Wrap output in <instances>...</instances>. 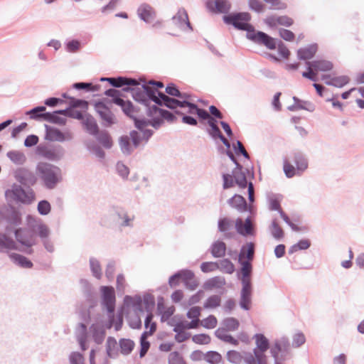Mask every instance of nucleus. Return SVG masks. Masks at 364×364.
I'll list each match as a JSON object with an SVG mask.
<instances>
[{
  "mask_svg": "<svg viewBox=\"0 0 364 364\" xmlns=\"http://www.w3.org/2000/svg\"><path fill=\"white\" fill-rule=\"evenodd\" d=\"M104 95H106L107 97L112 98L111 100H109V102H108V104H121L120 100L123 97L122 91L116 90L114 88H109L105 91Z\"/></svg>",
  "mask_w": 364,
  "mask_h": 364,
  "instance_id": "nucleus-50",
  "label": "nucleus"
},
{
  "mask_svg": "<svg viewBox=\"0 0 364 364\" xmlns=\"http://www.w3.org/2000/svg\"><path fill=\"white\" fill-rule=\"evenodd\" d=\"M85 131L90 135L95 136L100 132L96 119L89 113L85 114V119L82 122Z\"/></svg>",
  "mask_w": 364,
  "mask_h": 364,
  "instance_id": "nucleus-30",
  "label": "nucleus"
},
{
  "mask_svg": "<svg viewBox=\"0 0 364 364\" xmlns=\"http://www.w3.org/2000/svg\"><path fill=\"white\" fill-rule=\"evenodd\" d=\"M235 165V167L232 169V173L240 178V181L237 180L240 183L244 184V182L246 183V179L247 178H250V179L255 178L253 165L251 164L250 166L247 165L246 168H244V166L239 162Z\"/></svg>",
  "mask_w": 364,
  "mask_h": 364,
  "instance_id": "nucleus-21",
  "label": "nucleus"
},
{
  "mask_svg": "<svg viewBox=\"0 0 364 364\" xmlns=\"http://www.w3.org/2000/svg\"><path fill=\"white\" fill-rule=\"evenodd\" d=\"M223 178V189H229L230 188L234 187L237 185L240 188L244 189L245 188L246 183L244 182V184L240 183L237 180L240 181V178H237L233 173H225L222 174Z\"/></svg>",
  "mask_w": 364,
  "mask_h": 364,
  "instance_id": "nucleus-32",
  "label": "nucleus"
},
{
  "mask_svg": "<svg viewBox=\"0 0 364 364\" xmlns=\"http://www.w3.org/2000/svg\"><path fill=\"white\" fill-rule=\"evenodd\" d=\"M112 211L114 213V215L117 218V220H121V222L119 223V226L121 228H133V221L134 220V215H132V217L129 216L127 210L124 208L119 206L112 207Z\"/></svg>",
  "mask_w": 364,
  "mask_h": 364,
  "instance_id": "nucleus-23",
  "label": "nucleus"
},
{
  "mask_svg": "<svg viewBox=\"0 0 364 364\" xmlns=\"http://www.w3.org/2000/svg\"><path fill=\"white\" fill-rule=\"evenodd\" d=\"M250 20L251 15L248 12H231L223 16L225 24L232 26L237 30L246 31V38L256 44L260 34L264 31L256 30L255 26L250 23Z\"/></svg>",
  "mask_w": 364,
  "mask_h": 364,
  "instance_id": "nucleus-1",
  "label": "nucleus"
},
{
  "mask_svg": "<svg viewBox=\"0 0 364 364\" xmlns=\"http://www.w3.org/2000/svg\"><path fill=\"white\" fill-rule=\"evenodd\" d=\"M46 107L43 105L36 106L26 112L29 118L36 121L42 122L45 117Z\"/></svg>",
  "mask_w": 364,
  "mask_h": 364,
  "instance_id": "nucleus-40",
  "label": "nucleus"
},
{
  "mask_svg": "<svg viewBox=\"0 0 364 364\" xmlns=\"http://www.w3.org/2000/svg\"><path fill=\"white\" fill-rule=\"evenodd\" d=\"M270 353L273 358H279L285 361L290 358V343L287 337L275 340L274 345L270 348Z\"/></svg>",
  "mask_w": 364,
  "mask_h": 364,
  "instance_id": "nucleus-12",
  "label": "nucleus"
},
{
  "mask_svg": "<svg viewBox=\"0 0 364 364\" xmlns=\"http://www.w3.org/2000/svg\"><path fill=\"white\" fill-rule=\"evenodd\" d=\"M165 92L167 94L166 95L171 97H178V98H190L191 95L187 92H181L178 87V86L173 83L170 82L168 83L165 87Z\"/></svg>",
  "mask_w": 364,
  "mask_h": 364,
  "instance_id": "nucleus-36",
  "label": "nucleus"
},
{
  "mask_svg": "<svg viewBox=\"0 0 364 364\" xmlns=\"http://www.w3.org/2000/svg\"><path fill=\"white\" fill-rule=\"evenodd\" d=\"M43 121L58 124L59 126H65L67 123V119L60 117L56 110L53 112H45V117L43 118Z\"/></svg>",
  "mask_w": 364,
  "mask_h": 364,
  "instance_id": "nucleus-39",
  "label": "nucleus"
},
{
  "mask_svg": "<svg viewBox=\"0 0 364 364\" xmlns=\"http://www.w3.org/2000/svg\"><path fill=\"white\" fill-rule=\"evenodd\" d=\"M121 104H117L116 105L119 106L123 112V113L130 119H132V117L135 115L133 114V112H138L139 109L136 107L133 103L127 100H124V99H121Z\"/></svg>",
  "mask_w": 364,
  "mask_h": 364,
  "instance_id": "nucleus-41",
  "label": "nucleus"
},
{
  "mask_svg": "<svg viewBox=\"0 0 364 364\" xmlns=\"http://www.w3.org/2000/svg\"><path fill=\"white\" fill-rule=\"evenodd\" d=\"M318 44L316 43L308 45L306 47L300 48L297 50V58L300 60H310L314 57L318 51Z\"/></svg>",
  "mask_w": 364,
  "mask_h": 364,
  "instance_id": "nucleus-28",
  "label": "nucleus"
},
{
  "mask_svg": "<svg viewBox=\"0 0 364 364\" xmlns=\"http://www.w3.org/2000/svg\"><path fill=\"white\" fill-rule=\"evenodd\" d=\"M90 330L95 343L97 345L102 344L106 333L104 327L98 323H92L90 326Z\"/></svg>",
  "mask_w": 364,
  "mask_h": 364,
  "instance_id": "nucleus-34",
  "label": "nucleus"
},
{
  "mask_svg": "<svg viewBox=\"0 0 364 364\" xmlns=\"http://www.w3.org/2000/svg\"><path fill=\"white\" fill-rule=\"evenodd\" d=\"M270 231L272 237L277 240H280L284 236L282 228L279 226L277 220L273 219L270 225Z\"/></svg>",
  "mask_w": 364,
  "mask_h": 364,
  "instance_id": "nucleus-53",
  "label": "nucleus"
},
{
  "mask_svg": "<svg viewBox=\"0 0 364 364\" xmlns=\"http://www.w3.org/2000/svg\"><path fill=\"white\" fill-rule=\"evenodd\" d=\"M256 44L265 46L267 49L271 50L277 48L278 53L284 59L289 58L291 54L289 50L282 40L273 38L265 32L260 34V38Z\"/></svg>",
  "mask_w": 364,
  "mask_h": 364,
  "instance_id": "nucleus-9",
  "label": "nucleus"
},
{
  "mask_svg": "<svg viewBox=\"0 0 364 364\" xmlns=\"http://www.w3.org/2000/svg\"><path fill=\"white\" fill-rule=\"evenodd\" d=\"M109 100L102 98L94 102V109L102 120V125L110 127L117 123V119L108 105Z\"/></svg>",
  "mask_w": 364,
  "mask_h": 364,
  "instance_id": "nucleus-8",
  "label": "nucleus"
},
{
  "mask_svg": "<svg viewBox=\"0 0 364 364\" xmlns=\"http://www.w3.org/2000/svg\"><path fill=\"white\" fill-rule=\"evenodd\" d=\"M255 254V244L253 242L243 245L238 255V263L240 267L237 271H253L252 262Z\"/></svg>",
  "mask_w": 364,
  "mask_h": 364,
  "instance_id": "nucleus-10",
  "label": "nucleus"
},
{
  "mask_svg": "<svg viewBox=\"0 0 364 364\" xmlns=\"http://www.w3.org/2000/svg\"><path fill=\"white\" fill-rule=\"evenodd\" d=\"M0 219L7 223L6 230L11 232L23 223L21 212L9 202L0 209Z\"/></svg>",
  "mask_w": 364,
  "mask_h": 364,
  "instance_id": "nucleus-4",
  "label": "nucleus"
},
{
  "mask_svg": "<svg viewBox=\"0 0 364 364\" xmlns=\"http://www.w3.org/2000/svg\"><path fill=\"white\" fill-rule=\"evenodd\" d=\"M254 338H255L256 348L253 351L266 352L270 348L269 341L263 333H256Z\"/></svg>",
  "mask_w": 364,
  "mask_h": 364,
  "instance_id": "nucleus-37",
  "label": "nucleus"
},
{
  "mask_svg": "<svg viewBox=\"0 0 364 364\" xmlns=\"http://www.w3.org/2000/svg\"><path fill=\"white\" fill-rule=\"evenodd\" d=\"M46 133L44 139L49 141H70L73 139L70 132H63L58 128L45 124Z\"/></svg>",
  "mask_w": 364,
  "mask_h": 364,
  "instance_id": "nucleus-16",
  "label": "nucleus"
},
{
  "mask_svg": "<svg viewBox=\"0 0 364 364\" xmlns=\"http://www.w3.org/2000/svg\"><path fill=\"white\" fill-rule=\"evenodd\" d=\"M225 284V280L220 277H213L207 279L203 285L205 290L213 289L214 288H220Z\"/></svg>",
  "mask_w": 364,
  "mask_h": 364,
  "instance_id": "nucleus-45",
  "label": "nucleus"
},
{
  "mask_svg": "<svg viewBox=\"0 0 364 364\" xmlns=\"http://www.w3.org/2000/svg\"><path fill=\"white\" fill-rule=\"evenodd\" d=\"M76 339L80 345V348L82 351H85L88 346L87 341L88 337L87 327L84 323H79L76 329Z\"/></svg>",
  "mask_w": 364,
  "mask_h": 364,
  "instance_id": "nucleus-29",
  "label": "nucleus"
},
{
  "mask_svg": "<svg viewBox=\"0 0 364 364\" xmlns=\"http://www.w3.org/2000/svg\"><path fill=\"white\" fill-rule=\"evenodd\" d=\"M226 248L227 246L224 242L217 240L212 244L210 252L213 257H222L225 255Z\"/></svg>",
  "mask_w": 364,
  "mask_h": 364,
  "instance_id": "nucleus-44",
  "label": "nucleus"
},
{
  "mask_svg": "<svg viewBox=\"0 0 364 364\" xmlns=\"http://www.w3.org/2000/svg\"><path fill=\"white\" fill-rule=\"evenodd\" d=\"M306 69L313 68L315 72H327L333 68V64L331 61L326 60H314L306 61Z\"/></svg>",
  "mask_w": 364,
  "mask_h": 364,
  "instance_id": "nucleus-27",
  "label": "nucleus"
},
{
  "mask_svg": "<svg viewBox=\"0 0 364 364\" xmlns=\"http://www.w3.org/2000/svg\"><path fill=\"white\" fill-rule=\"evenodd\" d=\"M37 210L41 215H47L51 211V205L48 200L43 199L40 200L37 205Z\"/></svg>",
  "mask_w": 364,
  "mask_h": 364,
  "instance_id": "nucleus-57",
  "label": "nucleus"
},
{
  "mask_svg": "<svg viewBox=\"0 0 364 364\" xmlns=\"http://www.w3.org/2000/svg\"><path fill=\"white\" fill-rule=\"evenodd\" d=\"M282 196L280 194L271 193L268 196L269 209L272 211H277L281 207Z\"/></svg>",
  "mask_w": 364,
  "mask_h": 364,
  "instance_id": "nucleus-48",
  "label": "nucleus"
},
{
  "mask_svg": "<svg viewBox=\"0 0 364 364\" xmlns=\"http://www.w3.org/2000/svg\"><path fill=\"white\" fill-rule=\"evenodd\" d=\"M235 230L237 232L243 236H255L256 230L255 225L252 223L251 217L248 215L245 220L238 218L235 220Z\"/></svg>",
  "mask_w": 364,
  "mask_h": 364,
  "instance_id": "nucleus-18",
  "label": "nucleus"
},
{
  "mask_svg": "<svg viewBox=\"0 0 364 364\" xmlns=\"http://www.w3.org/2000/svg\"><path fill=\"white\" fill-rule=\"evenodd\" d=\"M321 79L328 86H333L338 88H342L349 83L350 77L347 75H340L331 77L329 74H323Z\"/></svg>",
  "mask_w": 364,
  "mask_h": 364,
  "instance_id": "nucleus-24",
  "label": "nucleus"
},
{
  "mask_svg": "<svg viewBox=\"0 0 364 364\" xmlns=\"http://www.w3.org/2000/svg\"><path fill=\"white\" fill-rule=\"evenodd\" d=\"M23 189L21 185L13 183L10 189L5 191V198L8 202L14 200L23 205L31 204L35 198L36 195L31 188Z\"/></svg>",
  "mask_w": 364,
  "mask_h": 364,
  "instance_id": "nucleus-3",
  "label": "nucleus"
},
{
  "mask_svg": "<svg viewBox=\"0 0 364 364\" xmlns=\"http://www.w3.org/2000/svg\"><path fill=\"white\" fill-rule=\"evenodd\" d=\"M136 13L139 18L146 23H151L156 17V10L146 3L140 4Z\"/></svg>",
  "mask_w": 364,
  "mask_h": 364,
  "instance_id": "nucleus-22",
  "label": "nucleus"
},
{
  "mask_svg": "<svg viewBox=\"0 0 364 364\" xmlns=\"http://www.w3.org/2000/svg\"><path fill=\"white\" fill-rule=\"evenodd\" d=\"M228 203L230 207L235 208L240 213L250 211V205L242 195L235 193L228 200Z\"/></svg>",
  "mask_w": 364,
  "mask_h": 364,
  "instance_id": "nucleus-26",
  "label": "nucleus"
},
{
  "mask_svg": "<svg viewBox=\"0 0 364 364\" xmlns=\"http://www.w3.org/2000/svg\"><path fill=\"white\" fill-rule=\"evenodd\" d=\"M6 156L16 165L22 166L26 161L25 154L20 151L12 150L6 153Z\"/></svg>",
  "mask_w": 364,
  "mask_h": 364,
  "instance_id": "nucleus-43",
  "label": "nucleus"
},
{
  "mask_svg": "<svg viewBox=\"0 0 364 364\" xmlns=\"http://www.w3.org/2000/svg\"><path fill=\"white\" fill-rule=\"evenodd\" d=\"M143 100L142 105H147L149 103L153 102L159 105V103L161 102V94H164L163 92L159 91L164 87V85L161 81L149 80L148 82L145 80L141 81Z\"/></svg>",
  "mask_w": 364,
  "mask_h": 364,
  "instance_id": "nucleus-6",
  "label": "nucleus"
},
{
  "mask_svg": "<svg viewBox=\"0 0 364 364\" xmlns=\"http://www.w3.org/2000/svg\"><path fill=\"white\" fill-rule=\"evenodd\" d=\"M90 267L92 276L100 279L102 277V268L100 262L95 257L90 258Z\"/></svg>",
  "mask_w": 364,
  "mask_h": 364,
  "instance_id": "nucleus-54",
  "label": "nucleus"
},
{
  "mask_svg": "<svg viewBox=\"0 0 364 364\" xmlns=\"http://www.w3.org/2000/svg\"><path fill=\"white\" fill-rule=\"evenodd\" d=\"M168 364H187L178 351H173L168 355Z\"/></svg>",
  "mask_w": 364,
  "mask_h": 364,
  "instance_id": "nucleus-64",
  "label": "nucleus"
},
{
  "mask_svg": "<svg viewBox=\"0 0 364 364\" xmlns=\"http://www.w3.org/2000/svg\"><path fill=\"white\" fill-rule=\"evenodd\" d=\"M291 154L292 159L296 164L298 175H301L308 168L309 162L307 157L304 152L299 150H294Z\"/></svg>",
  "mask_w": 364,
  "mask_h": 364,
  "instance_id": "nucleus-25",
  "label": "nucleus"
},
{
  "mask_svg": "<svg viewBox=\"0 0 364 364\" xmlns=\"http://www.w3.org/2000/svg\"><path fill=\"white\" fill-rule=\"evenodd\" d=\"M100 292L101 304L106 309L108 316L111 318L114 317L116 304L114 289L111 286H102Z\"/></svg>",
  "mask_w": 364,
  "mask_h": 364,
  "instance_id": "nucleus-13",
  "label": "nucleus"
},
{
  "mask_svg": "<svg viewBox=\"0 0 364 364\" xmlns=\"http://www.w3.org/2000/svg\"><path fill=\"white\" fill-rule=\"evenodd\" d=\"M129 137L134 149L139 148L142 141H144L142 134L139 131L135 129L130 131Z\"/></svg>",
  "mask_w": 364,
  "mask_h": 364,
  "instance_id": "nucleus-59",
  "label": "nucleus"
},
{
  "mask_svg": "<svg viewBox=\"0 0 364 364\" xmlns=\"http://www.w3.org/2000/svg\"><path fill=\"white\" fill-rule=\"evenodd\" d=\"M201 308L198 306H191L186 313V316L188 319H191L193 323H197L199 325L200 316L201 315Z\"/></svg>",
  "mask_w": 364,
  "mask_h": 364,
  "instance_id": "nucleus-51",
  "label": "nucleus"
},
{
  "mask_svg": "<svg viewBox=\"0 0 364 364\" xmlns=\"http://www.w3.org/2000/svg\"><path fill=\"white\" fill-rule=\"evenodd\" d=\"M253 271H237V277L240 281L242 288L240 294L252 296L253 286L252 277Z\"/></svg>",
  "mask_w": 364,
  "mask_h": 364,
  "instance_id": "nucleus-19",
  "label": "nucleus"
},
{
  "mask_svg": "<svg viewBox=\"0 0 364 364\" xmlns=\"http://www.w3.org/2000/svg\"><path fill=\"white\" fill-rule=\"evenodd\" d=\"M220 303L221 297L219 295H211L204 302L203 308L205 309H215L220 306Z\"/></svg>",
  "mask_w": 364,
  "mask_h": 364,
  "instance_id": "nucleus-55",
  "label": "nucleus"
},
{
  "mask_svg": "<svg viewBox=\"0 0 364 364\" xmlns=\"http://www.w3.org/2000/svg\"><path fill=\"white\" fill-rule=\"evenodd\" d=\"M221 325L222 327L216 329L214 333L215 337L225 343L235 346H238L239 341L232 335L226 333L228 331H235L239 328L240 322L238 319L234 317H228L222 321Z\"/></svg>",
  "mask_w": 364,
  "mask_h": 364,
  "instance_id": "nucleus-5",
  "label": "nucleus"
},
{
  "mask_svg": "<svg viewBox=\"0 0 364 364\" xmlns=\"http://www.w3.org/2000/svg\"><path fill=\"white\" fill-rule=\"evenodd\" d=\"M36 171L44 187L48 190L54 189L62 180L61 169L51 164L38 163L36 166Z\"/></svg>",
  "mask_w": 364,
  "mask_h": 364,
  "instance_id": "nucleus-2",
  "label": "nucleus"
},
{
  "mask_svg": "<svg viewBox=\"0 0 364 364\" xmlns=\"http://www.w3.org/2000/svg\"><path fill=\"white\" fill-rule=\"evenodd\" d=\"M204 360L209 364H218L222 360V356L215 350H209L205 353Z\"/></svg>",
  "mask_w": 364,
  "mask_h": 364,
  "instance_id": "nucleus-56",
  "label": "nucleus"
},
{
  "mask_svg": "<svg viewBox=\"0 0 364 364\" xmlns=\"http://www.w3.org/2000/svg\"><path fill=\"white\" fill-rule=\"evenodd\" d=\"M205 6L206 9L212 14H224L225 15L230 14L231 3L228 0H207Z\"/></svg>",
  "mask_w": 364,
  "mask_h": 364,
  "instance_id": "nucleus-17",
  "label": "nucleus"
},
{
  "mask_svg": "<svg viewBox=\"0 0 364 364\" xmlns=\"http://www.w3.org/2000/svg\"><path fill=\"white\" fill-rule=\"evenodd\" d=\"M121 353L123 355H129L133 350L135 343L130 338H120L119 341Z\"/></svg>",
  "mask_w": 364,
  "mask_h": 364,
  "instance_id": "nucleus-49",
  "label": "nucleus"
},
{
  "mask_svg": "<svg viewBox=\"0 0 364 364\" xmlns=\"http://www.w3.org/2000/svg\"><path fill=\"white\" fill-rule=\"evenodd\" d=\"M127 84L124 85L122 90L125 92H131L132 96L136 102L142 105L143 95L141 81L140 79H136L127 76Z\"/></svg>",
  "mask_w": 364,
  "mask_h": 364,
  "instance_id": "nucleus-14",
  "label": "nucleus"
},
{
  "mask_svg": "<svg viewBox=\"0 0 364 364\" xmlns=\"http://www.w3.org/2000/svg\"><path fill=\"white\" fill-rule=\"evenodd\" d=\"M16 242L26 247L25 250H20L26 254L31 255L33 252L32 247L37 243L36 234L34 230L27 228H17L13 231ZM19 250V249L18 250Z\"/></svg>",
  "mask_w": 364,
  "mask_h": 364,
  "instance_id": "nucleus-7",
  "label": "nucleus"
},
{
  "mask_svg": "<svg viewBox=\"0 0 364 364\" xmlns=\"http://www.w3.org/2000/svg\"><path fill=\"white\" fill-rule=\"evenodd\" d=\"M65 48L68 53H76L80 50L81 43L77 39H72L65 43Z\"/></svg>",
  "mask_w": 364,
  "mask_h": 364,
  "instance_id": "nucleus-61",
  "label": "nucleus"
},
{
  "mask_svg": "<svg viewBox=\"0 0 364 364\" xmlns=\"http://www.w3.org/2000/svg\"><path fill=\"white\" fill-rule=\"evenodd\" d=\"M97 141L105 149H109L113 145L112 139L107 130H102L95 136Z\"/></svg>",
  "mask_w": 364,
  "mask_h": 364,
  "instance_id": "nucleus-42",
  "label": "nucleus"
},
{
  "mask_svg": "<svg viewBox=\"0 0 364 364\" xmlns=\"http://www.w3.org/2000/svg\"><path fill=\"white\" fill-rule=\"evenodd\" d=\"M173 277H179L181 281L183 282V284H187L188 281H191L194 279L195 274L194 272L188 269H183L177 271L173 274Z\"/></svg>",
  "mask_w": 364,
  "mask_h": 364,
  "instance_id": "nucleus-52",
  "label": "nucleus"
},
{
  "mask_svg": "<svg viewBox=\"0 0 364 364\" xmlns=\"http://www.w3.org/2000/svg\"><path fill=\"white\" fill-rule=\"evenodd\" d=\"M124 304L125 306H132L135 310L139 312H144L143 302L141 297L136 294L134 296L126 295L124 297Z\"/></svg>",
  "mask_w": 364,
  "mask_h": 364,
  "instance_id": "nucleus-35",
  "label": "nucleus"
},
{
  "mask_svg": "<svg viewBox=\"0 0 364 364\" xmlns=\"http://www.w3.org/2000/svg\"><path fill=\"white\" fill-rule=\"evenodd\" d=\"M311 245V242L309 239H301L289 248L288 253L292 255L299 250H308Z\"/></svg>",
  "mask_w": 364,
  "mask_h": 364,
  "instance_id": "nucleus-47",
  "label": "nucleus"
},
{
  "mask_svg": "<svg viewBox=\"0 0 364 364\" xmlns=\"http://www.w3.org/2000/svg\"><path fill=\"white\" fill-rule=\"evenodd\" d=\"M142 302L147 312H151L156 304L154 296L149 293H146L143 295Z\"/></svg>",
  "mask_w": 364,
  "mask_h": 364,
  "instance_id": "nucleus-63",
  "label": "nucleus"
},
{
  "mask_svg": "<svg viewBox=\"0 0 364 364\" xmlns=\"http://www.w3.org/2000/svg\"><path fill=\"white\" fill-rule=\"evenodd\" d=\"M283 170L285 176L289 178L298 174L296 166L294 167L287 158L284 159Z\"/></svg>",
  "mask_w": 364,
  "mask_h": 364,
  "instance_id": "nucleus-58",
  "label": "nucleus"
},
{
  "mask_svg": "<svg viewBox=\"0 0 364 364\" xmlns=\"http://www.w3.org/2000/svg\"><path fill=\"white\" fill-rule=\"evenodd\" d=\"M14 176L18 182L27 188L34 186L38 181L36 174L26 168H18L14 171Z\"/></svg>",
  "mask_w": 364,
  "mask_h": 364,
  "instance_id": "nucleus-15",
  "label": "nucleus"
},
{
  "mask_svg": "<svg viewBox=\"0 0 364 364\" xmlns=\"http://www.w3.org/2000/svg\"><path fill=\"white\" fill-rule=\"evenodd\" d=\"M161 102L159 103V106L166 107L171 110H178L177 108H186L187 100L190 98H174L171 97L166 94H161L159 97Z\"/></svg>",
  "mask_w": 364,
  "mask_h": 364,
  "instance_id": "nucleus-20",
  "label": "nucleus"
},
{
  "mask_svg": "<svg viewBox=\"0 0 364 364\" xmlns=\"http://www.w3.org/2000/svg\"><path fill=\"white\" fill-rule=\"evenodd\" d=\"M119 146L122 153L125 156H130L134 152V146L127 135H122L119 138Z\"/></svg>",
  "mask_w": 364,
  "mask_h": 364,
  "instance_id": "nucleus-38",
  "label": "nucleus"
},
{
  "mask_svg": "<svg viewBox=\"0 0 364 364\" xmlns=\"http://www.w3.org/2000/svg\"><path fill=\"white\" fill-rule=\"evenodd\" d=\"M36 154L49 161H57L63 158L65 150L60 145L49 146L45 144H40L36 148Z\"/></svg>",
  "mask_w": 364,
  "mask_h": 364,
  "instance_id": "nucleus-11",
  "label": "nucleus"
},
{
  "mask_svg": "<svg viewBox=\"0 0 364 364\" xmlns=\"http://www.w3.org/2000/svg\"><path fill=\"white\" fill-rule=\"evenodd\" d=\"M16 241L9 237L6 233L0 232V252H6L9 250H18Z\"/></svg>",
  "mask_w": 364,
  "mask_h": 364,
  "instance_id": "nucleus-31",
  "label": "nucleus"
},
{
  "mask_svg": "<svg viewBox=\"0 0 364 364\" xmlns=\"http://www.w3.org/2000/svg\"><path fill=\"white\" fill-rule=\"evenodd\" d=\"M134 127L139 132L143 131L147 126H149V119L145 117H132Z\"/></svg>",
  "mask_w": 364,
  "mask_h": 364,
  "instance_id": "nucleus-62",
  "label": "nucleus"
},
{
  "mask_svg": "<svg viewBox=\"0 0 364 364\" xmlns=\"http://www.w3.org/2000/svg\"><path fill=\"white\" fill-rule=\"evenodd\" d=\"M68 105L71 109L79 108L84 112H86L89 108V102L87 100L74 97L70 98V101H68Z\"/></svg>",
  "mask_w": 364,
  "mask_h": 364,
  "instance_id": "nucleus-46",
  "label": "nucleus"
},
{
  "mask_svg": "<svg viewBox=\"0 0 364 364\" xmlns=\"http://www.w3.org/2000/svg\"><path fill=\"white\" fill-rule=\"evenodd\" d=\"M9 257L15 264L20 267L31 269L33 266V262L28 258L18 253H9Z\"/></svg>",
  "mask_w": 364,
  "mask_h": 364,
  "instance_id": "nucleus-33",
  "label": "nucleus"
},
{
  "mask_svg": "<svg viewBox=\"0 0 364 364\" xmlns=\"http://www.w3.org/2000/svg\"><path fill=\"white\" fill-rule=\"evenodd\" d=\"M252 296L240 293L239 305L244 311H249L252 306Z\"/></svg>",
  "mask_w": 364,
  "mask_h": 364,
  "instance_id": "nucleus-60",
  "label": "nucleus"
}]
</instances>
